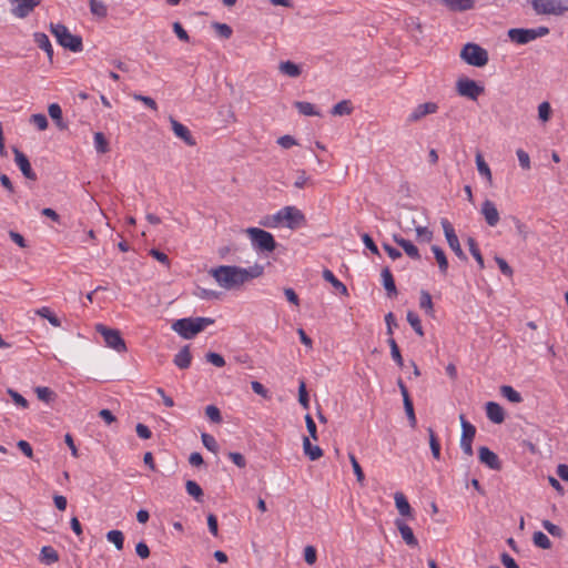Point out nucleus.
I'll list each match as a JSON object with an SVG mask.
<instances>
[{"label": "nucleus", "mask_w": 568, "mask_h": 568, "mask_svg": "<svg viewBox=\"0 0 568 568\" xmlns=\"http://www.w3.org/2000/svg\"><path fill=\"white\" fill-rule=\"evenodd\" d=\"M264 266L254 264L248 267L221 265L210 270V274L219 284H244L263 274Z\"/></svg>", "instance_id": "1"}, {"label": "nucleus", "mask_w": 568, "mask_h": 568, "mask_svg": "<svg viewBox=\"0 0 568 568\" xmlns=\"http://www.w3.org/2000/svg\"><path fill=\"white\" fill-rule=\"evenodd\" d=\"M213 323L214 320L210 317H187L176 320L172 324V328L183 338L191 339Z\"/></svg>", "instance_id": "2"}, {"label": "nucleus", "mask_w": 568, "mask_h": 568, "mask_svg": "<svg viewBox=\"0 0 568 568\" xmlns=\"http://www.w3.org/2000/svg\"><path fill=\"white\" fill-rule=\"evenodd\" d=\"M50 31L55 37L58 43L72 52H80L83 49L82 38L72 34L69 29L61 23H51Z\"/></svg>", "instance_id": "3"}, {"label": "nucleus", "mask_w": 568, "mask_h": 568, "mask_svg": "<svg viewBox=\"0 0 568 568\" xmlns=\"http://www.w3.org/2000/svg\"><path fill=\"white\" fill-rule=\"evenodd\" d=\"M245 233L248 235L254 248L261 252H273L276 248L274 236L258 227H247Z\"/></svg>", "instance_id": "4"}, {"label": "nucleus", "mask_w": 568, "mask_h": 568, "mask_svg": "<svg viewBox=\"0 0 568 568\" xmlns=\"http://www.w3.org/2000/svg\"><path fill=\"white\" fill-rule=\"evenodd\" d=\"M460 58L473 67H484L488 62L487 51L476 43H467L460 51Z\"/></svg>", "instance_id": "5"}, {"label": "nucleus", "mask_w": 568, "mask_h": 568, "mask_svg": "<svg viewBox=\"0 0 568 568\" xmlns=\"http://www.w3.org/2000/svg\"><path fill=\"white\" fill-rule=\"evenodd\" d=\"M548 33L549 29L547 27H538L536 29L513 28L508 31V37L515 43L527 44Z\"/></svg>", "instance_id": "6"}, {"label": "nucleus", "mask_w": 568, "mask_h": 568, "mask_svg": "<svg viewBox=\"0 0 568 568\" xmlns=\"http://www.w3.org/2000/svg\"><path fill=\"white\" fill-rule=\"evenodd\" d=\"M95 331L103 336L108 347L113 348L118 353L126 352V345L119 329L110 328L103 324H97Z\"/></svg>", "instance_id": "7"}, {"label": "nucleus", "mask_w": 568, "mask_h": 568, "mask_svg": "<svg viewBox=\"0 0 568 568\" xmlns=\"http://www.w3.org/2000/svg\"><path fill=\"white\" fill-rule=\"evenodd\" d=\"M536 14L561 16L568 11V6L562 0H530Z\"/></svg>", "instance_id": "8"}, {"label": "nucleus", "mask_w": 568, "mask_h": 568, "mask_svg": "<svg viewBox=\"0 0 568 568\" xmlns=\"http://www.w3.org/2000/svg\"><path fill=\"white\" fill-rule=\"evenodd\" d=\"M456 91L460 97L476 101L478 97L484 93L485 88L479 85L475 80L464 77L457 80Z\"/></svg>", "instance_id": "9"}, {"label": "nucleus", "mask_w": 568, "mask_h": 568, "mask_svg": "<svg viewBox=\"0 0 568 568\" xmlns=\"http://www.w3.org/2000/svg\"><path fill=\"white\" fill-rule=\"evenodd\" d=\"M282 225L295 230L305 224V215L295 206H284L280 210Z\"/></svg>", "instance_id": "10"}, {"label": "nucleus", "mask_w": 568, "mask_h": 568, "mask_svg": "<svg viewBox=\"0 0 568 568\" xmlns=\"http://www.w3.org/2000/svg\"><path fill=\"white\" fill-rule=\"evenodd\" d=\"M462 426L460 447L465 455L471 457L474 455L473 440L476 435V427L465 419L464 415L459 416Z\"/></svg>", "instance_id": "11"}, {"label": "nucleus", "mask_w": 568, "mask_h": 568, "mask_svg": "<svg viewBox=\"0 0 568 568\" xmlns=\"http://www.w3.org/2000/svg\"><path fill=\"white\" fill-rule=\"evenodd\" d=\"M446 241L452 248V251L456 254L457 257H459L463 261L467 260L466 254L464 253L459 240L455 233V230L452 225V223L447 219H442L440 221Z\"/></svg>", "instance_id": "12"}, {"label": "nucleus", "mask_w": 568, "mask_h": 568, "mask_svg": "<svg viewBox=\"0 0 568 568\" xmlns=\"http://www.w3.org/2000/svg\"><path fill=\"white\" fill-rule=\"evenodd\" d=\"M41 1L42 0H8L11 6V14L19 19H24L30 16V13L40 6Z\"/></svg>", "instance_id": "13"}, {"label": "nucleus", "mask_w": 568, "mask_h": 568, "mask_svg": "<svg viewBox=\"0 0 568 568\" xmlns=\"http://www.w3.org/2000/svg\"><path fill=\"white\" fill-rule=\"evenodd\" d=\"M13 154H14V162L20 169L23 176L31 181H37L38 176L33 169L31 168V163L28 159V156L21 152L18 148H13Z\"/></svg>", "instance_id": "14"}, {"label": "nucleus", "mask_w": 568, "mask_h": 568, "mask_svg": "<svg viewBox=\"0 0 568 568\" xmlns=\"http://www.w3.org/2000/svg\"><path fill=\"white\" fill-rule=\"evenodd\" d=\"M239 286H221L222 290H210L203 286H196L193 292V295L200 297L202 300L207 301H216L223 300L226 296V290L229 288H237Z\"/></svg>", "instance_id": "15"}, {"label": "nucleus", "mask_w": 568, "mask_h": 568, "mask_svg": "<svg viewBox=\"0 0 568 568\" xmlns=\"http://www.w3.org/2000/svg\"><path fill=\"white\" fill-rule=\"evenodd\" d=\"M478 458L481 464L486 465L493 470L501 469V463L498 456L486 446L478 448Z\"/></svg>", "instance_id": "16"}, {"label": "nucleus", "mask_w": 568, "mask_h": 568, "mask_svg": "<svg viewBox=\"0 0 568 568\" xmlns=\"http://www.w3.org/2000/svg\"><path fill=\"white\" fill-rule=\"evenodd\" d=\"M437 110H438V105L435 102H425V103L418 104L412 111V113L408 115L407 121L409 123L417 122L428 114L436 113Z\"/></svg>", "instance_id": "17"}, {"label": "nucleus", "mask_w": 568, "mask_h": 568, "mask_svg": "<svg viewBox=\"0 0 568 568\" xmlns=\"http://www.w3.org/2000/svg\"><path fill=\"white\" fill-rule=\"evenodd\" d=\"M170 123L174 134L181 140H183L186 145L194 146L196 144L195 139L184 124L175 120L173 116H170Z\"/></svg>", "instance_id": "18"}, {"label": "nucleus", "mask_w": 568, "mask_h": 568, "mask_svg": "<svg viewBox=\"0 0 568 568\" xmlns=\"http://www.w3.org/2000/svg\"><path fill=\"white\" fill-rule=\"evenodd\" d=\"M481 214L485 217L486 223L489 226H496L499 222V212L495 205V203L490 200H485L481 204L480 209Z\"/></svg>", "instance_id": "19"}, {"label": "nucleus", "mask_w": 568, "mask_h": 568, "mask_svg": "<svg viewBox=\"0 0 568 568\" xmlns=\"http://www.w3.org/2000/svg\"><path fill=\"white\" fill-rule=\"evenodd\" d=\"M395 525L403 538V540L409 546V547H417L418 540L415 537L413 529L403 520V519H396Z\"/></svg>", "instance_id": "20"}, {"label": "nucleus", "mask_w": 568, "mask_h": 568, "mask_svg": "<svg viewBox=\"0 0 568 568\" xmlns=\"http://www.w3.org/2000/svg\"><path fill=\"white\" fill-rule=\"evenodd\" d=\"M485 409H486V415L490 422H493L495 424L504 423L505 410L498 403L487 402Z\"/></svg>", "instance_id": "21"}, {"label": "nucleus", "mask_w": 568, "mask_h": 568, "mask_svg": "<svg viewBox=\"0 0 568 568\" xmlns=\"http://www.w3.org/2000/svg\"><path fill=\"white\" fill-rule=\"evenodd\" d=\"M393 240L397 245H399L405 251V253L410 258H413V260L420 258V254H419L417 246L415 244H413L409 240H406L397 234L393 235Z\"/></svg>", "instance_id": "22"}, {"label": "nucleus", "mask_w": 568, "mask_h": 568, "mask_svg": "<svg viewBox=\"0 0 568 568\" xmlns=\"http://www.w3.org/2000/svg\"><path fill=\"white\" fill-rule=\"evenodd\" d=\"M442 3L453 12H464L475 7V0H442Z\"/></svg>", "instance_id": "23"}, {"label": "nucleus", "mask_w": 568, "mask_h": 568, "mask_svg": "<svg viewBox=\"0 0 568 568\" xmlns=\"http://www.w3.org/2000/svg\"><path fill=\"white\" fill-rule=\"evenodd\" d=\"M192 362V355L190 352V346L185 345L183 346L178 354H175L173 363L180 368V369H186L190 367Z\"/></svg>", "instance_id": "24"}, {"label": "nucleus", "mask_w": 568, "mask_h": 568, "mask_svg": "<svg viewBox=\"0 0 568 568\" xmlns=\"http://www.w3.org/2000/svg\"><path fill=\"white\" fill-rule=\"evenodd\" d=\"M33 40L37 43V45L47 53L50 62H52L53 48H52L49 37L43 32H36L33 34Z\"/></svg>", "instance_id": "25"}, {"label": "nucleus", "mask_w": 568, "mask_h": 568, "mask_svg": "<svg viewBox=\"0 0 568 568\" xmlns=\"http://www.w3.org/2000/svg\"><path fill=\"white\" fill-rule=\"evenodd\" d=\"M278 70L282 74L290 78H297L302 73L301 67L290 60L280 62Z\"/></svg>", "instance_id": "26"}, {"label": "nucleus", "mask_w": 568, "mask_h": 568, "mask_svg": "<svg viewBox=\"0 0 568 568\" xmlns=\"http://www.w3.org/2000/svg\"><path fill=\"white\" fill-rule=\"evenodd\" d=\"M394 499H395V505H396L398 513L402 516L410 517L412 516V507H410L407 498L405 497V495L403 493L397 491L394 495Z\"/></svg>", "instance_id": "27"}, {"label": "nucleus", "mask_w": 568, "mask_h": 568, "mask_svg": "<svg viewBox=\"0 0 568 568\" xmlns=\"http://www.w3.org/2000/svg\"><path fill=\"white\" fill-rule=\"evenodd\" d=\"M303 449L304 454L311 459V460H317L323 456V450L320 446L313 445L310 442L308 437L303 438Z\"/></svg>", "instance_id": "28"}, {"label": "nucleus", "mask_w": 568, "mask_h": 568, "mask_svg": "<svg viewBox=\"0 0 568 568\" xmlns=\"http://www.w3.org/2000/svg\"><path fill=\"white\" fill-rule=\"evenodd\" d=\"M40 559L42 562L51 565L59 561V554L53 547L43 546L40 551Z\"/></svg>", "instance_id": "29"}, {"label": "nucleus", "mask_w": 568, "mask_h": 568, "mask_svg": "<svg viewBox=\"0 0 568 568\" xmlns=\"http://www.w3.org/2000/svg\"><path fill=\"white\" fill-rule=\"evenodd\" d=\"M34 392L38 399L47 404L54 402L57 398V393L47 386H38Z\"/></svg>", "instance_id": "30"}, {"label": "nucleus", "mask_w": 568, "mask_h": 568, "mask_svg": "<svg viewBox=\"0 0 568 568\" xmlns=\"http://www.w3.org/2000/svg\"><path fill=\"white\" fill-rule=\"evenodd\" d=\"M432 252L434 253L435 260L438 263L439 271L442 273H446L448 268V261L444 250L437 245H433Z\"/></svg>", "instance_id": "31"}, {"label": "nucleus", "mask_w": 568, "mask_h": 568, "mask_svg": "<svg viewBox=\"0 0 568 568\" xmlns=\"http://www.w3.org/2000/svg\"><path fill=\"white\" fill-rule=\"evenodd\" d=\"M476 165L479 174L487 179L489 184L493 182L491 171L488 166V164L485 162L484 156L480 152H477L476 154Z\"/></svg>", "instance_id": "32"}, {"label": "nucleus", "mask_w": 568, "mask_h": 568, "mask_svg": "<svg viewBox=\"0 0 568 568\" xmlns=\"http://www.w3.org/2000/svg\"><path fill=\"white\" fill-rule=\"evenodd\" d=\"M500 394L510 403L518 404L523 402L520 393L509 385H503L500 387Z\"/></svg>", "instance_id": "33"}, {"label": "nucleus", "mask_w": 568, "mask_h": 568, "mask_svg": "<svg viewBox=\"0 0 568 568\" xmlns=\"http://www.w3.org/2000/svg\"><path fill=\"white\" fill-rule=\"evenodd\" d=\"M185 489H186V493L190 496H192L196 501H199V503L203 501L204 493H203V489L201 488V486L196 481L186 480Z\"/></svg>", "instance_id": "34"}, {"label": "nucleus", "mask_w": 568, "mask_h": 568, "mask_svg": "<svg viewBox=\"0 0 568 568\" xmlns=\"http://www.w3.org/2000/svg\"><path fill=\"white\" fill-rule=\"evenodd\" d=\"M106 540L112 542L118 550H122L124 546V535L121 530H110L106 534Z\"/></svg>", "instance_id": "35"}, {"label": "nucleus", "mask_w": 568, "mask_h": 568, "mask_svg": "<svg viewBox=\"0 0 568 568\" xmlns=\"http://www.w3.org/2000/svg\"><path fill=\"white\" fill-rule=\"evenodd\" d=\"M36 314L43 317V318H47L49 321V323L54 326V327H59L61 326V321L58 318V316L55 314H53L51 312V310L47 306H43L41 308H38L36 311Z\"/></svg>", "instance_id": "36"}, {"label": "nucleus", "mask_w": 568, "mask_h": 568, "mask_svg": "<svg viewBox=\"0 0 568 568\" xmlns=\"http://www.w3.org/2000/svg\"><path fill=\"white\" fill-rule=\"evenodd\" d=\"M427 432L429 435V447L432 450V455L435 459L438 460L440 459V443L433 428L429 427Z\"/></svg>", "instance_id": "37"}, {"label": "nucleus", "mask_w": 568, "mask_h": 568, "mask_svg": "<svg viewBox=\"0 0 568 568\" xmlns=\"http://www.w3.org/2000/svg\"><path fill=\"white\" fill-rule=\"evenodd\" d=\"M352 111H353V108H352V105H351V102H349L348 100H343V101H341V102L336 103V104L332 108L331 113H332L333 115H339V116H342V115H348V114H351V113H352Z\"/></svg>", "instance_id": "38"}, {"label": "nucleus", "mask_w": 568, "mask_h": 568, "mask_svg": "<svg viewBox=\"0 0 568 568\" xmlns=\"http://www.w3.org/2000/svg\"><path fill=\"white\" fill-rule=\"evenodd\" d=\"M49 115L60 129H65V124L62 122V110L59 104L52 103L48 108Z\"/></svg>", "instance_id": "39"}, {"label": "nucleus", "mask_w": 568, "mask_h": 568, "mask_svg": "<svg viewBox=\"0 0 568 568\" xmlns=\"http://www.w3.org/2000/svg\"><path fill=\"white\" fill-rule=\"evenodd\" d=\"M467 244H468L470 254L477 261L479 267L484 268V266H485L484 265V258H483V255L480 253V250L478 247V244H477L476 240L474 237H468Z\"/></svg>", "instance_id": "40"}, {"label": "nucleus", "mask_w": 568, "mask_h": 568, "mask_svg": "<svg viewBox=\"0 0 568 568\" xmlns=\"http://www.w3.org/2000/svg\"><path fill=\"white\" fill-rule=\"evenodd\" d=\"M294 106L298 110L301 114L313 116V115H320V112L315 110V106L305 101H296L294 102Z\"/></svg>", "instance_id": "41"}, {"label": "nucleus", "mask_w": 568, "mask_h": 568, "mask_svg": "<svg viewBox=\"0 0 568 568\" xmlns=\"http://www.w3.org/2000/svg\"><path fill=\"white\" fill-rule=\"evenodd\" d=\"M407 322L413 327L415 333L419 336H424V329L419 316L413 311L407 312Z\"/></svg>", "instance_id": "42"}, {"label": "nucleus", "mask_w": 568, "mask_h": 568, "mask_svg": "<svg viewBox=\"0 0 568 568\" xmlns=\"http://www.w3.org/2000/svg\"><path fill=\"white\" fill-rule=\"evenodd\" d=\"M532 541L535 546L541 549H550L551 541L542 531H535L532 535Z\"/></svg>", "instance_id": "43"}, {"label": "nucleus", "mask_w": 568, "mask_h": 568, "mask_svg": "<svg viewBox=\"0 0 568 568\" xmlns=\"http://www.w3.org/2000/svg\"><path fill=\"white\" fill-rule=\"evenodd\" d=\"M260 225L270 229H275L282 225L280 211L276 212L275 214L265 215L264 217H262V220L260 221Z\"/></svg>", "instance_id": "44"}, {"label": "nucleus", "mask_w": 568, "mask_h": 568, "mask_svg": "<svg viewBox=\"0 0 568 568\" xmlns=\"http://www.w3.org/2000/svg\"><path fill=\"white\" fill-rule=\"evenodd\" d=\"M387 343L390 347V355H392V358L394 359V362L399 366V367H403L404 365V361H403V357H402V354H400V351H399V347L396 343V341L393 338V337H389L387 339Z\"/></svg>", "instance_id": "45"}, {"label": "nucleus", "mask_w": 568, "mask_h": 568, "mask_svg": "<svg viewBox=\"0 0 568 568\" xmlns=\"http://www.w3.org/2000/svg\"><path fill=\"white\" fill-rule=\"evenodd\" d=\"M94 146H95L97 152H99V153L104 154V153L109 152V150H110L109 142L102 132H97L94 134Z\"/></svg>", "instance_id": "46"}, {"label": "nucleus", "mask_w": 568, "mask_h": 568, "mask_svg": "<svg viewBox=\"0 0 568 568\" xmlns=\"http://www.w3.org/2000/svg\"><path fill=\"white\" fill-rule=\"evenodd\" d=\"M404 409L409 422V425L414 428L417 424L414 405L412 398H407L403 400Z\"/></svg>", "instance_id": "47"}, {"label": "nucleus", "mask_w": 568, "mask_h": 568, "mask_svg": "<svg viewBox=\"0 0 568 568\" xmlns=\"http://www.w3.org/2000/svg\"><path fill=\"white\" fill-rule=\"evenodd\" d=\"M90 10L92 14L98 16L100 18H104L108 14L106 6L99 0H90Z\"/></svg>", "instance_id": "48"}, {"label": "nucleus", "mask_w": 568, "mask_h": 568, "mask_svg": "<svg viewBox=\"0 0 568 568\" xmlns=\"http://www.w3.org/2000/svg\"><path fill=\"white\" fill-rule=\"evenodd\" d=\"M202 443L206 449H209L212 453H217L219 450V444L213 435L203 433L201 435Z\"/></svg>", "instance_id": "49"}, {"label": "nucleus", "mask_w": 568, "mask_h": 568, "mask_svg": "<svg viewBox=\"0 0 568 568\" xmlns=\"http://www.w3.org/2000/svg\"><path fill=\"white\" fill-rule=\"evenodd\" d=\"M348 457H349V460H351V464H352V467H353V470H354V474L356 476L357 481L361 485H363L364 479H365V475H364V471H363L359 463L357 462V459H356L354 454L349 453Z\"/></svg>", "instance_id": "50"}, {"label": "nucleus", "mask_w": 568, "mask_h": 568, "mask_svg": "<svg viewBox=\"0 0 568 568\" xmlns=\"http://www.w3.org/2000/svg\"><path fill=\"white\" fill-rule=\"evenodd\" d=\"M205 414L212 423L221 424L223 422L221 412H220L219 407H216L215 405L206 406Z\"/></svg>", "instance_id": "51"}, {"label": "nucleus", "mask_w": 568, "mask_h": 568, "mask_svg": "<svg viewBox=\"0 0 568 568\" xmlns=\"http://www.w3.org/2000/svg\"><path fill=\"white\" fill-rule=\"evenodd\" d=\"M212 27L214 28L219 37L223 39H230L233 33L232 28L226 23L214 22L212 23Z\"/></svg>", "instance_id": "52"}, {"label": "nucleus", "mask_w": 568, "mask_h": 568, "mask_svg": "<svg viewBox=\"0 0 568 568\" xmlns=\"http://www.w3.org/2000/svg\"><path fill=\"white\" fill-rule=\"evenodd\" d=\"M298 402L303 406V408L308 409L310 408V397L308 393L306 390V384L304 381L300 382L298 386Z\"/></svg>", "instance_id": "53"}, {"label": "nucleus", "mask_w": 568, "mask_h": 568, "mask_svg": "<svg viewBox=\"0 0 568 568\" xmlns=\"http://www.w3.org/2000/svg\"><path fill=\"white\" fill-rule=\"evenodd\" d=\"M541 525L551 536L558 538L564 536V530L559 526L552 524L550 520L545 519L542 520Z\"/></svg>", "instance_id": "54"}, {"label": "nucleus", "mask_w": 568, "mask_h": 568, "mask_svg": "<svg viewBox=\"0 0 568 568\" xmlns=\"http://www.w3.org/2000/svg\"><path fill=\"white\" fill-rule=\"evenodd\" d=\"M30 122L41 131L48 128V119L42 113L32 114L30 118Z\"/></svg>", "instance_id": "55"}, {"label": "nucleus", "mask_w": 568, "mask_h": 568, "mask_svg": "<svg viewBox=\"0 0 568 568\" xmlns=\"http://www.w3.org/2000/svg\"><path fill=\"white\" fill-rule=\"evenodd\" d=\"M7 393L10 395L16 405L22 408L29 407V402L18 392L13 390L12 388H8Z\"/></svg>", "instance_id": "56"}, {"label": "nucleus", "mask_w": 568, "mask_h": 568, "mask_svg": "<svg viewBox=\"0 0 568 568\" xmlns=\"http://www.w3.org/2000/svg\"><path fill=\"white\" fill-rule=\"evenodd\" d=\"M205 358L209 363H211L212 365H214L216 367H223L225 365L224 357L219 353L209 352L205 355Z\"/></svg>", "instance_id": "57"}, {"label": "nucleus", "mask_w": 568, "mask_h": 568, "mask_svg": "<svg viewBox=\"0 0 568 568\" xmlns=\"http://www.w3.org/2000/svg\"><path fill=\"white\" fill-rule=\"evenodd\" d=\"M419 306L420 308L426 310V312L433 311L432 296L427 291H422Z\"/></svg>", "instance_id": "58"}, {"label": "nucleus", "mask_w": 568, "mask_h": 568, "mask_svg": "<svg viewBox=\"0 0 568 568\" xmlns=\"http://www.w3.org/2000/svg\"><path fill=\"white\" fill-rule=\"evenodd\" d=\"M551 108L548 102H542L538 106V116L541 121L546 122L550 119Z\"/></svg>", "instance_id": "59"}, {"label": "nucleus", "mask_w": 568, "mask_h": 568, "mask_svg": "<svg viewBox=\"0 0 568 568\" xmlns=\"http://www.w3.org/2000/svg\"><path fill=\"white\" fill-rule=\"evenodd\" d=\"M305 423H306V428H307V432L310 434V436L314 439V440H317L318 437H317V428H316V424L313 419V417L310 415V414H306L305 415Z\"/></svg>", "instance_id": "60"}, {"label": "nucleus", "mask_w": 568, "mask_h": 568, "mask_svg": "<svg viewBox=\"0 0 568 568\" xmlns=\"http://www.w3.org/2000/svg\"><path fill=\"white\" fill-rule=\"evenodd\" d=\"M516 153H517V158H518L520 166L525 170H529L530 169L529 154L521 149H518Z\"/></svg>", "instance_id": "61"}, {"label": "nucleus", "mask_w": 568, "mask_h": 568, "mask_svg": "<svg viewBox=\"0 0 568 568\" xmlns=\"http://www.w3.org/2000/svg\"><path fill=\"white\" fill-rule=\"evenodd\" d=\"M317 555L316 549L313 546H306L304 549V560L308 565H313L316 562Z\"/></svg>", "instance_id": "62"}, {"label": "nucleus", "mask_w": 568, "mask_h": 568, "mask_svg": "<svg viewBox=\"0 0 568 568\" xmlns=\"http://www.w3.org/2000/svg\"><path fill=\"white\" fill-rule=\"evenodd\" d=\"M495 261L500 270V272L508 276V277H511L513 276V268L508 265V263L506 262V260H504L503 257H499V256H496L495 257Z\"/></svg>", "instance_id": "63"}, {"label": "nucleus", "mask_w": 568, "mask_h": 568, "mask_svg": "<svg viewBox=\"0 0 568 568\" xmlns=\"http://www.w3.org/2000/svg\"><path fill=\"white\" fill-rule=\"evenodd\" d=\"M135 552L141 559H146L150 557V548L144 541H139L135 545Z\"/></svg>", "instance_id": "64"}]
</instances>
